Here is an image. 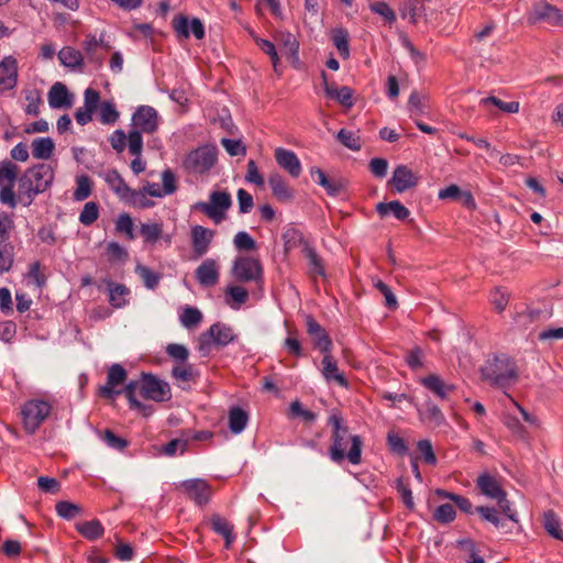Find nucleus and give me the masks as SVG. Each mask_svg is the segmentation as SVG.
Returning <instances> with one entry per match:
<instances>
[{
  "label": "nucleus",
  "mask_w": 563,
  "mask_h": 563,
  "mask_svg": "<svg viewBox=\"0 0 563 563\" xmlns=\"http://www.w3.org/2000/svg\"><path fill=\"white\" fill-rule=\"evenodd\" d=\"M119 119V112L111 101H103L99 106V120L103 124H113Z\"/></svg>",
  "instance_id": "nucleus-48"
},
{
  "label": "nucleus",
  "mask_w": 563,
  "mask_h": 563,
  "mask_svg": "<svg viewBox=\"0 0 563 563\" xmlns=\"http://www.w3.org/2000/svg\"><path fill=\"white\" fill-rule=\"evenodd\" d=\"M321 374L328 383L334 382L341 387H349L347 379L339 369L336 360L330 353H325L321 361Z\"/></svg>",
  "instance_id": "nucleus-23"
},
{
  "label": "nucleus",
  "mask_w": 563,
  "mask_h": 563,
  "mask_svg": "<svg viewBox=\"0 0 563 563\" xmlns=\"http://www.w3.org/2000/svg\"><path fill=\"white\" fill-rule=\"evenodd\" d=\"M129 289L119 284L109 283V302L114 308H122L126 303Z\"/></svg>",
  "instance_id": "nucleus-39"
},
{
  "label": "nucleus",
  "mask_w": 563,
  "mask_h": 563,
  "mask_svg": "<svg viewBox=\"0 0 563 563\" xmlns=\"http://www.w3.org/2000/svg\"><path fill=\"white\" fill-rule=\"evenodd\" d=\"M419 183V176L415 174L406 165H399L394 169L393 176L389 180L397 192H404L408 189L416 187Z\"/></svg>",
  "instance_id": "nucleus-20"
},
{
  "label": "nucleus",
  "mask_w": 563,
  "mask_h": 563,
  "mask_svg": "<svg viewBox=\"0 0 563 563\" xmlns=\"http://www.w3.org/2000/svg\"><path fill=\"white\" fill-rule=\"evenodd\" d=\"M422 421H426L434 427H439L445 422L444 415L441 409L433 402L427 401L424 408L419 410Z\"/></svg>",
  "instance_id": "nucleus-35"
},
{
  "label": "nucleus",
  "mask_w": 563,
  "mask_h": 563,
  "mask_svg": "<svg viewBox=\"0 0 563 563\" xmlns=\"http://www.w3.org/2000/svg\"><path fill=\"white\" fill-rule=\"evenodd\" d=\"M479 104L482 107L495 106L496 108H498L499 110H501L506 113H517V112H519V108H520V104L518 101L505 102L494 96L483 98L479 101Z\"/></svg>",
  "instance_id": "nucleus-42"
},
{
  "label": "nucleus",
  "mask_w": 563,
  "mask_h": 563,
  "mask_svg": "<svg viewBox=\"0 0 563 563\" xmlns=\"http://www.w3.org/2000/svg\"><path fill=\"white\" fill-rule=\"evenodd\" d=\"M214 234L213 230L202 225H194L191 228V247L196 257H201L209 251Z\"/></svg>",
  "instance_id": "nucleus-14"
},
{
  "label": "nucleus",
  "mask_w": 563,
  "mask_h": 563,
  "mask_svg": "<svg viewBox=\"0 0 563 563\" xmlns=\"http://www.w3.org/2000/svg\"><path fill=\"white\" fill-rule=\"evenodd\" d=\"M77 531L88 540H96L103 534L104 529L99 520L93 519L77 525Z\"/></svg>",
  "instance_id": "nucleus-38"
},
{
  "label": "nucleus",
  "mask_w": 563,
  "mask_h": 563,
  "mask_svg": "<svg viewBox=\"0 0 563 563\" xmlns=\"http://www.w3.org/2000/svg\"><path fill=\"white\" fill-rule=\"evenodd\" d=\"M102 441L111 449L122 451L128 446V441L107 429L101 433Z\"/></svg>",
  "instance_id": "nucleus-59"
},
{
  "label": "nucleus",
  "mask_w": 563,
  "mask_h": 563,
  "mask_svg": "<svg viewBox=\"0 0 563 563\" xmlns=\"http://www.w3.org/2000/svg\"><path fill=\"white\" fill-rule=\"evenodd\" d=\"M543 527L551 537L558 540H563L561 523L553 510H548L543 514Z\"/></svg>",
  "instance_id": "nucleus-40"
},
{
  "label": "nucleus",
  "mask_w": 563,
  "mask_h": 563,
  "mask_svg": "<svg viewBox=\"0 0 563 563\" xmlns=\"http://www.w3.org/2000/svg\"><path fill=\"white\" fill-rule=\"evenodd\" d=\"M369 9L372 12L380 15L389 24H393L397 19L395 11L384 1L371 3Z\"/></svg>",
  "instance_id": "nucleus-56"
},
{
  "label": "nucleus",
  "mask_w": 563,
  "mask_h": 563,
  "mask_svg": "<svg viewBox=\"0 0 563 563\" xmlns=\"http://www.w3.org/2000/svg\"><path fill=\"white\" fill-rule=\"evenodd\" d=\"M216 162V147L201 146L186 155L184 168L191 174H205L214 166Z\"/></svg>",
  "instance_id": "nucleus-7"
},
{
  "label": "nucleus",
  "mask_w": 563,
  "mask_h": 563,
  "mask_svg": "<svg viewBox=\"0 0 563 563\" xmlns=\"http://www.w3.org/2000/svg\"><path fill=\"white\" fill-rule=\"evenodd\" d=\"M180 323L187 328L192 329L197 328L202 321V313L199 309L194 307L184 308L180 317Z\"/></svg>",
  "instance_id": "nucleus-45"
},
{
  "label": "nucleus",
  "mask_w": 563,
  "mask_h": 563,
  "mask_svg": "<svg viewBox=\"0 0 563 563\" xmlns=\"http://www.w3.org/2000/svg\"><path fill=\"white\" fill-rule=\"evenodd\" d=\"M121 202L136 209H150L155 206V202L148 198L141 188H130L125 198Z\"/></svg>",
  "instance_id": "nucleus-32"
},
{
  "label": "nucleus",
  "mask_w": 563,
  "mask_h": 563,
  "mask_svg": "<svg viewBox=\"0 0 563 563\" xmlns=\"http://www.w3.org/2000/svg\"><path fill=\"white\" fill-rule=\"evenodd\" d=\"M232 206L231 195L224 190H213L209 195V201H199L195 203L196 210L205 213L216 224L221 223L227 218V211Z\"/></svg>",
  "instance_id": "nucleus-4"
},
{
  "label": "nucleus",
  "mask_w": 563,
  "mask_h": 563,
  "mask_svg": "<svg viewBox=\"0 0 563 563\" xmlns=\"http://www.w3.org/2000/svg\"><path fill=\"white\" fill-rule=\"evenodd\" d=\"M13 250L12 243H0V274L11 269L14 256Z\"/></svg>",
  "instance_id": "nucleus-51"
},
{
  "label": "nucleus",
  "mask_w": 563,
  "mask_h": 563,
  "mask_svg": "<svg viewBox=\"0 0 563 563\" xmlns=\"http://www.w3.org/2000/svg\"><path fill=\"white\" fill-rule=\"evenodd\" d=\"M99 46H102L104 49H109V45L103 43L102 38H97L96 35L88 34L84 40L82 48L90 62L100 64V58L95 55Z\"/></svg>",
  "instance_id": "nucleus-41"
},
{
  "label": "nucleus",
  "mask_w": 563,
  "mask_h": 563,
  "mask_svg": "<svg viewBox=\"0 0 563 563\" xmlns=\"http://www.w3.org/2000/svg\"><path fill=\"white\" fill-rule=\"evenodd\" d=\"M482 378L494 387L509 388L518 379L516 361L507 354H496L487 358L481 367Z\"/></svg>",
  "instance_id": "nucleus-3"
},
{
  "label": "nucleus",
  "mask_w": 563,
  "mask_h": 563,
  "mask_svg": "<svg viewBox=\"0 0 563 563\" xmlns=\"http://www.w3.org/2000/svg\"><path fill=\"white\" fill-rule=\"evenodd\" d=\"M158 128L157 111L150 106H141L132 115V130L130 132L154 133Z\"/></svg>",
  "instance_id": "nucleus-10"
},
{
  "label": "nucleus",
  "mask_w": 563,
  "mask_h": 563,
  "mask_svg": "<svg viewBox=\"0 0 563 563\" xmlns=\"http://www.w3.org/2000/svg\"><path fill=\"white\" fill-rule=\"evenodd\" d=\"M181 492L197 506H205L209 503L212 488L207 481L201 478L187 479L180 483Z\"/></svg>",
  "instance_id": "nucleus-11"
},
{
  "label": "nucleus",
  "mask_w": 563,
  "mask_h": 563,
  "mask_svg": "<svg viewBox=\"0 0 563 563\" xmlns=\"http://www.w3.org/2000/svg\"><path fill=\"white\" fill-rule=\"evenodd\" d=\"M54 180V169L49 164L41 163L27 168L19 178L20 203L29 207L34 198L46 191Z\"/></svg>",
  "instance_id": "nucleus-2"
},
{
  "label": "nucleus",
  "mask_w": 563,
  "mask_h": 563,
  "mask_svg": "<svg viewBox=\"0 0 563 563\" xmlns=\"http://www.w3.org/2000/svg\"><path fill=\"white\" fill-rule=\"evenodd\" d=\"M254 40H255V43L257 44V46L265 54H267L269 56L273 67H274L275 71H277V67L279 64V56L277 54L274 43L268 40L261 38V37H255Z\"/></svg>",
  "instance_id": "nucleus-58"
},
{
  "label": "nucleus",
  "mask_w": 563,
  "mask_h": 563,
  "mask_svg": "<svg viewBox=\"0 0 563 563\" xmlns=\"http://www.w3.org/2000/svg\"><path fill=\"white\" fill-rule=\"evenodd\" d=\"M527 21L530 24L545 22L553 26H563V13L555 5L539 1L533 4L528 13Z\"/></svg>",
  "instance_id": "nucleus-8"
},
{
  "label": "nucleus",
  "mask_w": 563,
  "mask_h": 563,
  "mask_svg": "<svg viewBox=\"0 0 563 563\" xmlns=\"http://www.w3.org/2000/svg\"><path fill=\"white\" fill-rule=\"evenodd\" d=\"M14 184H8L0 190V202L10 207L15 208L20 203L19 191L15 194L13 190Z\"/></svg>",
  "instance_id": "nucleus-64"
},
{
  "label": "nucleus",
  "mask_w": 563,
  "mask_h": 563,
  "mask_svg": "<svg viewBox=\"0 0 563 563\" xmlns=\"http://www.w3.org/2000/svg\"><path fill=\"white\" fill-rule=\"evenodd\" d=\"M55 509L59 517L67 520L73 519L80 514V507L69 501L57 503Z\"/></svg>",
  "instance_id": "nucleus-61"
},
{
  "label": "nucleus",
  "mask_w": 563,
  "mask_h": 563,
  "mask_svg": "<svg viewBox=\"0 0 563 563\" xmlns=\"http://www.w3.org/2000/svg\"><path fill=\"white\" fill-rule=\"evenodd\" d=\"M509 299L510 294L503 287H495L489 295V301L498 313L507 308Z\"/></svg>",
  "instance_id": "nucleus-43"
},
{
  "label": "nucleus",
  "mask_w": 563,
  "mask_h": 563,
  "mask_svg": "<svg viewBox=\"0 0 563 563\" xmlns=\"http://www.w3.org/2000/svg\"><path fill=\"white\" fill-rule=\"evenodd\" d=\"M249 299V291L238 285L228 286L225 289V303L234 309L239 310Z\"/></svg>",
  "instance_id": "nucleus-33"
},
{
  "label": "nucleus",
  "mask_w": 563,
  "mask_h": 563,
  "mask_svg": "<svg viewBox=\"0 0 563 563\" xmlns=\"http://www.w3.org/2000/svg\"><path fill=\"white\" fill-rule=\"evenodd\" d=\"M55 150L51 137H36L31 143V153L35 159H48Z\"/></svg>",
  "instance_id": "nucleus-31"
},
{
  "label": "nucleus",
  "mask_w": 563,
  "mask_h": 563,
  "mask_svg": "<svg viewBox=\"0 0 563 563\" xmlns=\"http://www.w3.org/2000/svg\"><path fill=\"white\" fill-rule=\"evenodd\" d=\"M58 59L68 68H80L84 64V57L80 51L65 46L58 53Z\"/></svg>",
  "instance_id": "nucleus-34"
},
{
  "label": "nucleus",
  "mask_w": 563,
  "mask_h": 563,
  "mask_svg": "<svg viewBox=\"0 0 563 563\" xmlns=\"http://www.w3.org/2000/svg\"><path fill=\"white\" fill-rule=\"evenodd\" d=\"M172 24L179 37L188 38L190 34L197 40L205 37V26L198 18H192L189 22L186 15L179 14L173 19Z\"/></svg>",
  "instance_id": "nucleus-13"
},
{
  "label": "nucleus",
  "mask_w": 563,
  "mask_h": 563,
  "mask_svg": "<svg viewBox=\"0 0 563 563\" xmlns=\"http://www.w3.org/2000/svg\"><path fill=\"white\" fill-rule=\"evenodd\" d=\"M125 379L126 371L123 366L113 364L108 371L106 384L99 388V394L104 398L113 399L122 393V390L117 389V387L122 385Z\"/></svg>",
  "instance_id": "nucleus-12"
},
{
  "label": "nucleus",
  "mask_w": 563,
  "mask_h": 563,
  "mask_svg": "<svg viewBox=\"0 0 563 563\" xmlns=\"http://www.w3.org/2000/svg\"><path fill=\"white\" fill-rule=\"evenodd\" d=\"M141 395L145 399L162 402L170 398V388L166 382L154 375L143 374L141 377Z\"/></svg>",
  "instance_id": "nucleus-9"
},
{
  "label": "nucleus",
  "mask_w": 563,
  "mask_h": 563,
  "mask_svg": "<svg viewBox=\"0 0 563 563\" xmlns=\"http://www.w3.org/2000/svg\"><path fill=\"white\" fill-rule=\"evenodd\" d=\"M18 82V62L12 56L4 57L0 63V92L13 89Z\"/></svg>",
  "instance_id": "nucleus-21"
},
{
  "label": "nucleus",
  "mask_w": 563,
  "mask_h": 563,
  "mask_svg": "<svg viewBox=\"0 0 563 563\" xmlns=\"http://www.w3.org/2000/svg\"><path fill=\"white\" fill-rule=\"evenodd\" d=\"M377 213L384 218L393 214L397 220H406L410 216V211L400 201L393 200L389 202H379L376 206Z\"/></svg>",
  "instance_id": "nucleus-30"
},
{
  "label": "nucleus",
  "mask_w": 563,
  "mask_h": 563,
  "mask_svg": "<svg viewBox=\"0 0 563 563\" xmlns=\"http://www.w3.org/2000/svg\"><path fill=\"white\" fill-rule=\"evenodd\" d=\"M276 163L286 170L291 177L298 178L302 173L301 163L295 152L277 147L274 152Z\"/></svg>",
  "instance_id": "nucleus-17"
},
{
  "label": "nucleus",
  "mask_w": 563,
  "mask_h": 563,
  "mask_svg": "<svg viewBox=\"0 0 563 563\" xmlns=\"http://www.w3.org/2000/svg\"><path fill=\"white\" fill-rule=\"evenodd\" d=\"M333 44L336 47L341 57L347 58L350 56L347 31H345L343 29L335 30L333 33Z\"/></svg>",
  "instance_id": "nucleus-49"
},
{
  "label": "nucleus",
  "mask_w": 563,
  "mask_h": 563,
  "mask_svg": "<svg viewBox=\"0 0 563 563\" xmlns=\"http://www.w3.org/2000/svg\"><path fill=\"white\" fill-rule=\"evenodd\" d=\"M211 525H212V529L218 534H221L222 537L225 538L227 545H229L233 540V536H232L233 527L224 518H221L219 516H216L211 519Z\"/></svg>",
  "instance_id": "nucleus-52"
},
{
  "label": "nucleus",
  "mask_w": 563,
  "mask_h": 563,
  "mask_svg": "<svg viewBox=\"0 0 563 563\" xmlns=\"http://www.w3.org/2000/svg\"><path fill=\"white\" fill-rule=\"evenodd\" d=\"M234 247L238 251H255L256 242L255 240L245 231H240L235 234L233 239Z\"/></svg>",
  "instance_id": "nucleus-54"
},
{
  "label": "nucleus",
  "mask_w": 563,
  "mask_h": 563,
  "mask_svg": "<svg viewBox=\"0 0 563 563\" xmlns=\"http://www.w3.org/2000/svg\"><path fill=\"white\" fill-rule=\"evenodd\" d=\"M329 424L332 426V444L329 449L331 461L340 464L346 459L351 464L358 465L362 462L363 450L361 437L349 432L338 412H332Z\"/></svg>",
  "instance_id": "nucleus-1"
},
{
  "label": "nucleus",
  "mask_w": 563,
  "mask_h": 563,
  "mask_svg": "<svg viewBox=\"0 0 563 563\" xmlns=\"http://www.w3.org/2000/svg\"><path fill=\"white\" fill-rule=\"evenodd\" d=\"M99 217V207L96 202L89 201L87 202L80 214H79V221L84 225H90L92 224Z\"/></svg>",
  "instance_id": "nucleus-57"
},
{
  "label": "nucleus",
  "mask_w": 563,
  "mask_h": 563,
  "mask_svg": "<svg viewBox=\"0 0 563 563\" xmlns=\"http://www.w3.org/2000/svg\"><path fill=\"white\" fill-rule=\"evenodd\" d=\"M419 383L435 395L439 399H448L451 391L455 389L452 384H446L439 375L430 374L419 379Z\"/></svg>",
  "instance_id": "nucleus-24"
},
{
  "label": "nucleus",
  "mask_w": 563,
  "mask_h": 563,
  "mask_svg": "<svg viewBox=\"0 0 563 563\" xmlns=\"http://www.w3.org/2000/svg\"><path fill=\"white\" fill-rule=\"evenodd\" d=\"M143 139L139 132H129V152L134 156L131 162V169L135 175L141 174L146 168L145 161L142 159Z\"/></svg>",
  "instance_id": "nucleus-25"
},
{
  "label": "nucleus",
  "mask_w": 563,
  "mask_h": 563,
  "mask_svg": "<svg viewBox=\"0 0 563 563\" xmlns=\"http://www.w3.org/2000/svg\"><path fill=\"white\" fill-rule=\"evenodd\" d=\"M249 416L240 407H233L229 411V428L232 433H241L247 424Z\"/></svg>",
  "instance_id": "nucleus-37"
},
{
  "label": "nucleus",
  "mask_w": 563,
  "mask_h": 563,
  "mask_svg": "<svg viewBox=\"0 0 563 563\" xmlns=\"http://www.w3.org/2000/svg\"><path fill=\"white\" fill-rule=\"evenodd\" d=\"M140 233L144 239V242L155 244L162 236L163 224L162 223H142Z\"/></svg>",
  "instance_id": "nucleus-44"
},
{
  "label": "nucleus",
  "mask_w": 563,
  "mask_h": 563,
  "mask_svg": "<svg viewBox=\"0 0 563 563\" xmlns=\"http://www.w3.org/2000/svg\"><path fill=\"white\" fill-rule=\"evenodd\" d=\"M476 486L483 495L488 498L496 499L498 503H504L505 497H507V494L501 488L499 481L487 472L482 473L477 477Z\"/></svg>",
  "instance_id": "nucleus-16"
},
{
  "label": "nucleus",
  "mask_w": 563,
  "mask_h": 563,
  "mask_svg": "<svg viewBox=\"0 0 563 563\" xmlns=\"http://www.w3.org/2000/svg\"><path fill=\"white\" fill-rule=\"evenodd\" d=\"M268 184L275 198L279 201H290L294 192L285 178L279 173H272L268 176Z\"/></svg>",
  "instance_id": "nucleus-27"
},
{
  "label": "nucleus",
  "mask_w": 563,
  "mask_h": 563,
  "mask_svg": "<svg viewBox=\"0 0 563 563\" xmlns=\"http://www.w3.org/2000/svg\"><path fill=\"white\" fill-rule=\"evenodd\" d=\"M336 137L344 146L350 150L357 151L361 148L360 137L352 131L341 129Z\"/></svg>",
  "instance_id": "nucleus-60"
},
{
  "label": "nucleus",
  "mask_w": 563,
  "mask_h": 563,
  "mask_svg": "<svg viewBox=\"0 0 563 563\" xmlns=\"http://www.w3.org/2000/svg\"><path fill=\"white\" fill-rule=\"evenodd\" d=\"M48 103L51 108L59 109L71 106V96L62 82H55L48 91Z\"/></svg>",
  "instance_id": "nucleus-28"
},
{
  "label": "nucleus",
  "mask_w": 563,
  "mask_h": 563,
  "mask_svg": "<svg viewBox=\"0 0 563 563\" xmlns=\"http://www.w3.org/2000/svg\"><path fill=\"white\" fill-rule=\"evenodd\" d=\"M52 405L43 399H30L21 409L22 423L29 434H33L48 418Z\"/></svg>",
  "instance_id": "nucleus-5"
},
{
  "label": "nucleus",
  "mask_w": 563,
  "mask_h": 563,
  "mask_svg": "<svg viewBox=\"0 0 563 563\" xmlns=\"http://www.w3.org/2000/svg\"><path fill=\"white\" fill-rule=\"evenodd\" d=\"M100 95L92 88H87L84 93V107H80L75 112V120L78 124L85 125L92 120V113L98 108Z\"/></svg>",
  "instance_id": "nucleus-19"
},
{
  "label": "nucleus",
  "mask_w": 563,
  "mask_h": 563,
  "mask_svg": "<svg viewBox=\"0 0 563 563\" xmlns=\"http://www.w3.org/2000/svg\"><path fill=\"white\" fill-rule=\"evenodd\" d=\"M209 340H212V342L217 345L224 346L235 340V334L233 333V330L231 327H229L224 323L218 322V323L212 324L209 328L208 332H206L201 335L202 342L208 343Z\"/></svg>",
  "instance_id": "nucleus-22"
},
{
  "label": "nucleus",
  "mask_w": 563,
  "mask_h": 563,
  "mask_svg": "<svg viewBox=\"0 0 563 563\" xmlns=\"http://www.w3.org/2000/svg\"><path fill=\"white\" fill-rule=\"evenodd\" d=\"M455 517L456 512L451 504L440 505L433 512V519L440 523H450Z\"/></svg>",
  "instance_id": "nucleus-55"
},
{
  "label": "nucleus",
  "mask_w": 563,
  "mask_h": 563,
  "mask_svg": "<svg viewBox=\"0 0 563 563\" xmlns=\"http://www.w3.org/2000/svg\"><path fill=\"white\" fill-rule=\"evenodd\" d=\"M306 325L308 334L313 339L314 347L323 354L330 353L332 349V341L325 329L322 328L311 316H307Z\"/></svg>",
  "instance_id": "nucleus-18"
},
{
  "label": "nucleus",
  "mask_w": 563,
  "mask_h": 563,
  "mask_svg": "<svg viewBox=\"0 0 563 563\" xmlns=\"http://www.w3.org/2000/svg\"><path fill=\"white\" fill-rule=\"evenodd\" d=\"M115 230L118 233H123L129 240L135 238L134 223L129 213H121L115 220Z\"/></svg>",
  "instance_id": "nucleus-50"
},
{
  "label": "nucleus",
  "mask_w": 563,
  "mask_h": 563,
  "mask_svg": "<svg viewBox=\"0 0 563 563\" xmlns=\"http://www.w3.org/2000/svg\"><path fill=\"white\" fill-rule=\"evenodd\" d=\"M14 230L13 217L7 212H0V243H10L11 232Z\"/></svg>",
  "instance_id": "nucleus-53"
},
{
  "label": "nucleus",
  "mask_w": 563,
  "mask_h": 563,
  "mask_svg": "<svg viewBox=\"0 0 563 563\" xmlns=\"http://www.w3.org/2000/svg\"><path fill=\"white\" fill-rule=\"evenodd\" d=\"M108 187L122 201L131 188L117 169H108L100 174Z\"/></svg>",
  "instance_id": "nucleus-26"
},
{
  "label": "nucleus",
  "mask_w": 563,
  "mask_h": 563,
  "mask_svg": "<svg viewBox=\"0 0 563 563\" xmlns=\"http://www.w3.org/2000/svg\"><path fill=\"white\" fill-rule=\"evenodd\" d=\"M76 189L74 191V199L82 201L91 195L92 183L87 175H81L76 178Z\"/></svg>",
  "instance_id": "nucleus-47"
},
{
  "label": "nucleus",
  "mask_w": 563,
  "mask_h": 563,
  "mask_svg": "<svg viewBox=\"0 0 563 563\" xmlns=\"http://www.w3.org/2000/svg\"><path fill=\"white\" fill-rule=\"evenodd\" d=\"M187 445V439H173L162 448V453L166 456H175L177 453L183 454Z\"/></svg>",
  "instance_id": "nucleus-62"
},
{
  "label": "nucleus",
  "mask_w": 563,
  "mask_h": 563,
  "mask_svg": "<svg viewBox=\"0 0 563 563\" xmlns=\"http://www.w3.org/2000/svg\"><path fill=\"white\" fill-rule=\"evenodd\" d=\"M198 283L206 288L213 287L219 283L220 267L216 260H205L195 271Z\"/></svg>",
  "instance_id": "nucleus-15"
},
{
  "label": "nucleus",
  "mask_w": 563,
  "mask_h": 563,
  "mask_svg": "<svg viewBox=\"0 0 563 563\" xmlns=\"http://www.w3.org/2000/svg\"><path fill=\"white\" fill-rule=\"evenodd\" d=\"M135 272L148 289H155L158 286L161 280V275L158 273L141 264L136 265Z\"/></svg>",
  "instance_id": "nucleus-46"
},
{
  "label": "nucleus",
  "mask_w": 563,
  "mask_h": 563,
  "mask_svg": "<svg viewBox=\"0 0 563 563\" xmlns=\"http://www.w3.org/2000/svg\"><path fill=\"white\" fill-rule=\"evenodd\" d=\"M231 274L241 283H263V266L260 260L251 256H238L232 264Z\"/></svg>",
  "instance_id": "nucleus-6"
},
{
  "label": "nucleus",
  "mask_w": 563,
  "mask_h": 563,
  "mask_svg": "<svg viewBox=\"0 0 563 563\" xmlns=\"http://www.w3.org/2000/svg\"><path fill=\"white\" fill-rule=\"evenodd\" d=\"M310 174L317 184L324 188L329 196H339L343 190V184L339 180L328 178L322 169L313 167L311 168Z\"/></svg>",
  "instance_id": "nucleus-29"
},
{
  "label": "nucleus",
  "mask_w": 563,
  "mask_h": 563,
  "mask_svg": "<svg viewBox=\"0 0 563 563\" xmlns=\"http://www.w3.org/2000/svg\"><path fill=\"white\" fill-rule=\"evenodd\" d=\"M161 187L162 190H164L165 196H170L176 192L178 188L177 178L172 169L167 168L163 170Z\"/></svg>",
  "instance_id": "nucleus-63"
},
{
  "label": "nucleus",
  "mask_w": 563,
  "mask_h": 563,
  "mask_svg": "<svg viewBox=\"0 0 563 563\" xmlns=\"http://www.w3.org/2000/svg\"><path fill=\"white\" fill-rule=\"evenodd\" d=\"M424 12V7L419 0H406L400 7L402 19L416 24Z\"/></svg>",
  "instance_id": "nucleus-36"
}]
</instances>
